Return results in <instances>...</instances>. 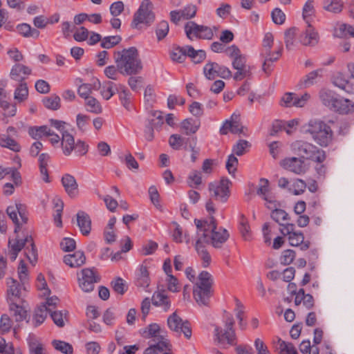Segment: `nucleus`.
Returning a JSON list of instances; mask_svg holds the SVG:
<instances>
[{
  "instance_id": "f257e3e1",
  "label": "nucleus",
  "mask_w": 354,
  "mask_h": 354,
  "mask_svg": "<svg viewBox=\"0 0 354 354\" xmlns=\"http://www.w3.org/2000/svg\"><path fill=\"white\" fill-rule=\"evenodd\" d=\"M196 226V239L202 236L203 232L207 238V244L211 243L214 248H219L228 239V232L222 227L217 228L216 218L211 216L208 219H194Z\"/></svg>"
},
{
  "instance_id": "f03ea898",
  "label": "nucleus",
  "mask_w": 354,
  "mask_h": 354,
  "mask_svg": "<svg viewBox=\"0 0 354 354\" xmlns=\"http://www.w3.org/2000/svg\"><path fill=\"white\" fill-rule=\"evenodd\" d=\"M113 58L118 72L122 75H136L142 69V62L139 57L138 50L136 47L115 51Z\"/></svg>"
},
{
  "instance_id": "7ed1b4c3",
  "label": "nucleus",
  "mask_w": 354,
  "mask_h": 354,
  "mask_svg": "<svg viewBox=\"0 0 354 354\" xmlns=\"http://www.w3.org/2000/svg\"><path fill=\"white\" fill-rule=\"evenodd\" d=\"M10 258L14 261L19 252L24 248V254L30 263L35 264L37 261V251L31 236H26L24 239H9Z\"/></svg>"
},
{
  "instance_id": "20e7f679",
  "label": "nucleus",
  "mask_w": 354,
  "mask_h": 354,
  "mask_svg": "<svg viewBox=\"0 0 354 354\" xmlns=\"http://www.w3.org/2000/svg\"><path fill=\"white\" fill-rule=\"evenodd\" d=\"M213 279L207 271H202L198 278V282L194 285L193 295L196 303L200 306H207L212 296V288Z\"/></svg>"
},
{
  "instance_id": "39448f33",
  "label": "nucleus",
  "mask_w": 354,
  "mask_h": 354,
  "mask_svg": "<svg viewBox=\"0 0 354 354\" xmlns=\"http://www.w3.org/2000/svg\"><path fill=\"white\" fill-rule=\"evenodd\" d=\"M291 149L299 158L313 160L316 162H324L326 158L324 150L317 146L304 140H296L291 144Z\"/></svg>"
},
{
  "instance_id": "423d86ee",
  "label": "nucleus",
  "mask_w": 354,
  "mask_h": 354,
  "mask_svg": "<svg viewBox=\"0 0 354 354\" xmlns=\"http://www.w3.org/2000/svg\"><path fill=\"white\" fill-rule=\"evenodd\" d=\"M306 131L321 147H327L332 142L333 132L330 127L322 120H310Z\"/></svg>"
},
{
  "instance_id": "0eeeda50",
  "label": "nucleus",
  "mask_w": 354,
  "mask_h": 354,
  "mask_svg": "<svg viewBox=\"0 0 354 354\" xmlns=\"http://www.w3.org/2000/svg\"><path fill=\"white\" fill-rule=\"evenodd\" d=\"M319 97L326 106L340 114H347L354 110V104L351 100L337 97L330 91H322Z\"/></svg>"
},
{
  "instance_id": "6e6552de",
  "label": "nucleus",
  "mask_w": 354,
  "mask_h": 354,
  "mask_svg": "<svg viewBox=\"0 0 354 354\" xmlns=\"http://www.w3.org/2000/svg\"><path fill=\"white\" fill-rule=\"evenodd\" d=\"M155 20L153 4L149 0H143L136 12L134 14L131 26L139 28L140 24L150 26Z\"/></svg>"
},
{
  "instance_id": "1a4fd4ad",
  "label": "nucleus",
  "mask_w": 354,
  "mask_h": 354,
  "mask_svg": "<svg viewBox=\"0 0 354 354\" xmlns=\"http://www.w3.org/2000/svg\"><path fill=\"white\" fill-rule=\"evenodd\" d=\"M184 29L187 37L190 40H193L194 38L211 40L214 37V30H217L215 26L211 28L207 26L198 25L192 21L187 22Z\"/></svg>"
},
{
  "instance_id": "9d476101",
  "label": "nucleus",
  "mask_w": 354,
  "mask_h": 354,
  "mask_svg": "<svg viewBox=\"0 0 354 354\" xmlns=\"http://www.w3.org/2000/svg\"><path fill=\"white\" fill-rule=\"evenodd\" d=\"M234 321L231 315H227L225 320V329L223 330L218 326L214 328V340L218 344H235L236 335L233 329Z\"/></svg>"
},
{
  "instance_id": "9b49d317",
  "label": "nucleus",
  "mask_w": 354,
  "mask_h": 354,
  "mask_svg": "<svg viewBox=\"0 0 354 354\" xmlns=\"http://www.w3.org/2000/svg\"><path fill=\"white\" fill-rule=\"evenodd\" d=\"M231 185V181L225 178H221L218 182L210 183L208 188L211 197L218 202L226 203L230 196Z\"/></svg>"
},
{
  "instance_id": "f8f14e48",
  "label": "nucleus",
  "mask_w": 354,
  "mask_h": 354,
  "mask_svg": "<svg viewBox=\"0 0 354 354\" xmlns=\"http://www.w3.org/2000/svg\"><path fill=\"white\" fill-rule=\"evenodd\" d=\"M80 288L86 292L93 290L94 284L100 281V277L96 274L94 268H84L77 273Z\"/></svg>"
},
{
  "instance_id": "ddd939ff",
  "label": "nucleus",
  "mask_w": 354,
  "mask_h": 354,
  "mask_svg": "<svg viewBox=\"0 0 354 354\" xmlns=\"http://www.w3.org/2000/svg\"><path fill=\"white\" fill-rule=\"evenodd\" d=\"M167 326L172 331L178 335L183 333L187 339H190L192 336V329L188 321L183 322L181 317L177 315L176 312L173 313L167 318Z\"/></svg>"
},
{
  "instance_id": "4468645a",
  "label": "nucleus",
  "mask_w": 354,
  "mask_h": 354,
  "mask_svg": "<svg viewBox=\"0 0 354 354\" xmlns=\"http://www.w3.org/2000/svg\"><path fill=\"white\" fill-rule=\"evenodd\" d=\"M205 76L208 80H214L216 77L230 79L232 77L231 71L225 66H220L216 62H208L203 68Z\"/></svg>"
},
{
  "instance_id": "2eb2a0df",
  "label": "nucleus",
  "mask_w": 354,
  "mask_h": 354,
  "mask_svg": "<svg viewBox=\"0 0 354 354\" xmlns=\"http://www.w3.org/2000/svg\"><path fill=\"white\" fill-rule=\"evenodd\" d=\"M7 214L15 225V232L17 233L22 223H26L28 217L26 215L25 208L21 203H16L15 205H10L7 207Z\"/></svg>"
},
{
  "instance_id": "dca6fc26",
  "label": "nucleus",
  "mask_w": 354,
  "mask_h": 354,
  "mask_svg": "<svg viewBox=\"0 0 354 354\" xmlns=\"http://www.w3.org/2000/svg\"><path fill=\"white\" fill-rule=\"evenodd\" d=\"M310 98V95L308 93L300 96L295 93H286L281 98L280 105L285 107H304Z\"/></svg>"
},
{
  "instance_id": "f3484780",
  "label": "nucleus",
  "mask_w": 354,
  "mask_h": 354,
  "mask_svg": "<svg viewBox=\"0 0 354 354\" xmlns=\"http://www.w3.org/2000/svg\"><path fill=\"white\" fill-rule=\"evenodd\" d=\"M247 59L244 55L233 59L232 67L236 70L233 78L236 81H241L245 77H249L252 75L251 66L246 64Z\"/></svg>"
},
{
  "instance_id": "a211bd4d",
  "label": "nucleus",
  "mask_w": 354,
  "mask_h": 354,
  "mask_svg": "<svg viewBox=\"0 0 354 354\" xmlns=\"http://www.w3.org/2000/svg\"><path fill=\"white\" fill-rule=\"evenodd\" d=\"M244 130H247L240 122V115L233 113L230 120H227L220 129V133L221 135H226L230 131L234 134H243L246 135Z\"/></svg>"
},
{
  "instance_id": "6ab92c4d",
  "label": "nucleus",
  "mask_w": 354,
  "mask_h": 354,
  "mask_svg": "<svg viewBox=\"0 0 354 354\" xmlns=\"http://www.w3.org/2000/svg\"><path fill=\"white\" fill-rule=\"evenodd\" d=\"M280 232L284 236L288 235L289 243L292 246H299L304 240L303 233L295 231V225L292 223H286L280 229Z\"/></svg>"
},
{
  "instance_id": "aec40b11",
  "label": "nucleus",
  "mask_w": 354,
  "mask_h": 354,
  "mask_svg": "<svg viewBox=\"0 0 354 354\" xmlns=\"http://www.w3.org/2000/svg\"><path fill=\"white\" fill-rule=\"evenodd\" d=\"M282 166L287 170L296 174H304L306 171V167L304 160L299 158L291 157L283 160Z\"/></svg>"
},
{
  "instance_id": "412c9836",
  "label": "nucleus",
  "mask_w": 354,
  "mask_h": 354,
  "mask_svg": "<svg viewBox=\"0 0 354 354\" xmlns=\"http://www.w3.org/2000/svg\"><path fill=\"white\" fill-rule=\"evenodd\" d=\"M158 324H151L143 330L142 335L145 338H151V343H156L161 340L168 339Z\"/></svg>"
},
{
  "instance_id": "4be33fe9",
  "label": "nucleus",
  "mask_w": 354,
  "mask_h": 354,
  "mask_svg": "<svg viewBox=\"0 0 354 354\" xmlns=\"http://www.w3.org/2000/svg\"><path fill=\"white\" fill-rule=\"evenodd\" d=\"M201 234L202 236L197 238L196 240L195 249L202 260L203 266L206 268L210 264L211 257L205 249V245H207L205 234L203 232Z\"/></svg>"
},
{
  "instance_id": "5701e85b",
  "label": "nucleus",
  "mask_w": 354,
  "mask_h": 354,
  "mask_svg": "<svg viewBox=\"0 0 354 354\" xmlns=\"http://www.w3.org/2000/svg\"><path fill=\"white\" fill-rule=\"evenodd\" d=\"M171 348V345L169 339L161 340L158 342L151 343L145 349L144 354H172Z\"/></svg>"
},
{
  "instance_id": "b1692460",
  "label": "nucleus",
  "mask_w": 354,
  "mask_h": 354,
  "mask_svg": "<svg viewBox=\"0 0 354 354\" xmlns=\"http://www.w3.org/2000/svg\"><path fill=\"white\" fill-rule=\"evenodd\" d=\"M31 69L21 64H15L10 73L12 80L20 83H25L24 80L27 75L31 73Z\"/></svg>"
},
{
  "instance_id": "393cba45",
  "label": "nucleus",
  "mask_w": 354,
  "mask_h": 354,
  "mask_svg": "<svg viewBox=\"0 0 354 354\" xmlns=\"http://www.w3.org/2000/svg\"><path fill=\"white\" fill-rule=\"evenodd\" d=\"M61 181L66 192L71 198H75L78 195V184L73 176L66 174L62 176Z\"/></svg>"
},
{
  "instance_id": "a878e982",
  "label": "nucleus",
  "mask_w": 354,
  "mask_h": 354,
  "mask_svg": "<svg viewBox=\"0 0 354 354\" xmlns=\"http://www.w3.org/2000/svg\"><path fill=\"white\" fill-rule=\"evenodd\" d=\"M300 41L304 46H313L318 44L319 35L310 24H307L306 30L301 35Z\"/></svg>"
},
{
  "instance_id": "bb28decb",
  "label": "nucleus",
  "mask_w": 354,
  "mask_h": 354,
  "mask_svg": "<svg viewBox=\"0 0 354 354\" xmlns=\"http://www.w3.org/2000/svg\"><path fill=\"white\" fill-rule=\"evenodd\" d=\"M77 221L81 233L84 236L88 235L91 230V220L89 215L83 211H79L77 214Z\"/></svg>"
},
{
  "instance_id": "cd10ccee",
  "label": "nucleus",
  "mask_w": 354,
  "mask_h": 354,
  "mask_svg": "<svg viewBox=\"0 0 354 354\" xmlns=\"http://www.w3.org/2000/svg\"><path fill=\"white\" fill-rule=\"evenodd\" d=\"M151 300L155 306L160 307L165 312H167L171 307V301L164 291L155 292Z\"/></svg>"
},
{
  "instance_id": "c85d7f7f",
  "label": "nucleus",
  "mask_w": 354,
  "mask_h": 354,
  "mask_svg": "<svg viewBox=\"0 0 354 354\" xmlns=\"http://www.w3.org/2000/svg\"><path fill=\"white\" fill-rule=\"evenodd\" d=\"M64 261L71 268H78L84 264L86 257L84 252L79 250L72 254L65 255Z\"/></svg>"
},
{
  "instance_id": "c756f323",
  "label": "nucleus",
  "mask_w": 354,
  "mask_h": 354,
  "mask_svg": "<svg viewBox=\"0 0 354 354\" xmlns=\"http://www.w3.org/2000/svg\"><path fill=\"white\" fill-rule=\"evenodd\" d=\"M7 286L8 299L11 302L16 301L17 299H20L21 288L20 285L17 281L13 278H8Z\"/></svg>"
},
{
  "instance_id": "7c9ffc66",
  "label": "nucleus",
  "mask_w": 354,
  "mask_h": 354,
  "mask_svg": "<svg viewBox=\"0 0 354 354\" xmlns=\"http://www.w3.org/2000/svg\"><path fill=\"white\" fill-rule=\"evenodd\" d=\"M62 148L65 156H70L75 147L74 137L67 131H63L62 134Z\"/></svg>"
},
{
  "instance_id": "2f4dec72",
  "label": "nucleus",
  "mask_w": 354,
  "mask_h": 354,
  "mask_svg": "<svg viewBox=\"0 0 354 354\" xmlns=\"http://www.w3.org/2000/svg\"><path fill=\"white\" fill-rule=\"evenodd\" d=\"M283 48L280 47L277 50L273 51L268 58H265L262 64V70L269 75L272 71L273 62L277 61L281 55Z\"/></svg>"
},
{
  "instance_id": "473e14b6",
  "label": "nucleus",
  "mask_w": 354,
  "mask_h": 354,
  "mask_svg": "<svg viewBox=\"0 0 354 354\" xmlns=\"http://www.w3.org/2000/svg\"><path fill=\"white\" fill-rule=\"evenodd\" d=\"M150 283V278L147 268L142 265L136 274V285L138 287L147 288Z\"/></svg>"
},
{
  "instance_id": "72a5a7b5",
  "label": "nucleus",
  "mask_w": 354,
  "mask_h": 354,
  "mask_svg": "<svg viewBox=\"0 0 354 354\" xmlns=\"http://www.w3.org/2000/svg\"><path fill=\"white\" fill-rule=\"evenodd\" d=\"M100 88V82L98 80H96L92 84H82L77 89L78 95L84 98L87 99L90 96L92 90L97 91Z\"/></svg>"
},
{
  "instance_id": "f704fd0d",
  "label": "nucleus",
  "mask_w": 354,
  "mask_h": 354,
  "mask_svg": "<svg viewBox=\"0 0 354 354\" xmlns=\"http://www.w3.org/2000/svg\"><path fill=\"white\" fill-rule=\"evenodd\" d=\"M51 312V308H48L46 305L39 306L35 311L32 319V324L35 327L41 325L46 319L48 313Z\"/></svg>"
},
{
  "instance_id": "c9c22d12",
  "label": "nucleus",
  "mask_w": 354,
  "mask_h": 354,
  "mask_svg": "<svg viewBox=\"0 0 354 354\" xmlns=\"http://www.w3.org/2000/svg\"><path fill=\"white\" fill-rule=\"evenodd\" d=\"M275 349L279 354H298L295 346L290 342H286L278 338Z\"/></svg>"
},
{
  "instance_id": "e433bc0d",
  "label": "nucleus",
  "mask_w": 354,
  "mask_h": 354,
  "mask_svg": "<svg viewBox=\"0 0 354 354\" xmlns=\"http://www.w3.org/2000/svg\"><path fill=\"white\" fill-rule=\"evenodd\" d=\"M49 160L50 156L48 153H43L40 154L39 156V166L40 174L41 175L42 179L46 183L50 182L47 169Z\"/></svg>"
},
{
  "instance_id": "4c0bfd02",
  "label": "nucleus",
  "mask_w": 354,
  "mask_h": 354,
  "mask_svg": "<svg viewBox=\"0 0 354 354\" xmlns=\"http://www.w3.org/2000/svg\"><path fill=\"white\" fill-rule=\"evenodd\" d=\"M322 69L313 71L306 76H304L299 83L300 88H306L313 85L316 82V80L319 76H321Z\"/></svg>"
},
{
  "instance_id": "58836bf2",
  "label": "nucleus",
  "mask_w": 354,
  "mask_h": 354,
  "mask_svg": "<svg viewBox=\"0 0 354 354\" xmlns=\"http://www.w3.org/2000/svg\"><path fill=\"white\" fill-rule=\"evenodd\" d=\"M0 146L8 148L15 152H19L21 150L20 145L15 140L6 134L0 136Z\"/></svg>"
},
{
  "instance_id": "ea45409f",
  "label": "nucleus",
  "mask_w": 354,
  "mask_h": 354,
  "mask_svg": "<svg viewBox=\"0 0 354 354\" xmlns=\"http://www.w3.org/2000/svg\"><path fill=\"white\" fill-rule=\"evenodd\" d=\"M18 32L26 37L38 38L39 36V31L35 28H31L28 24H19L17 26Z\"/></svg>"
},
{
  "instance_id": "a19ab883",
  "label": "nucleus",
  "mask_w": 354,
  "mask_h": 354,
  "mask_svg": "<svg viewBox=\"0 0 354 354\" xmlns=\"http://www.w3.org/2000/svg\"><path fill=\"white\" fill-rule=\"evenodd\" d=\"M10 310L13 313V316L17 322H21L27 317V311L16 301L10 303Z\"/></svg>"
},
{
  "instance_id": "79ce46f5",
  "label": "nucleus",
  "mask_w": 354,
  "mask_h": 354,
  "mask_svg": "<svg viewBox=\"0 0 354 354\" xmlns=\"http://www.w3.org/2000/svg\"><path fill=\"white\" fill-rule=\"evenodd\" d=\"M200 122L192 118L184 120L181 123V128L187 135L194 133L199 127Z\"/></svg>"
},
{
  "instance_id": "37998d69",
  "label": "nucleus",
  "mask_w": 354,
  "mask_h": 354,
  "mask_svg": "<svg viewBox=\"0 0 354 354\" xmlns=\"http://www.w3.org/2000/svg\"><path fill=\"white\" fill-rule=\"evenodd\" d=\"M271 218L277 223H279L282 227L286 224L283 222L290 220L288 214L283 209L275 208L273 209L270 214Z\"/></svg>"
},
{
  "instance_id": "c03bdc74",
  "label": "nucleus",
  "mask_w": 354,
  "mask_h": 354,
  "mask_svg": "<svg viewBox=\"0 0 354 354\" xmlns=\"http://www.w3.org/2000/svg\"><path fill=\"white\" fill-rule=\"evenodd\" d=\"M297 33V28L295 27H292L286 30L284 33V39L287 50H290L293 49Z\"/></svg>"
},
{
  "instance_id": "a18cd8bd",
  "label": "nucleus",
  "mask_w": 354,
  "mask_h": 354,
  "mask_svg": "<svg viewBox=\"0 0 354 354\" xmlns=\"http://www.w3.org/2000/svg\"><path fill=\"white\" fill-rule=\"evenodd\" d=\"M187 56L192 58L194 63L202 62L206 57V53L203 50H196L192 46H187Z\"/></svg>"
},
{
  "instance_id": "49530a36",
  "label": "nucleus",
  "mask_w": 354,
  "mask_h": 354,
  "mask_svg": "<svg viewBox=\"0 0 354 354\" xmlns=\"http://www.w3.org/2000/svg\"><path fill=\"white\" fill-rule=\"evenodd\" d=\"M28 134L34 139H39L43 136L51 134V130L47 126L33 127L28 129Z\"/></svg>"
},
{
  "instance_id": "de8ad7c7",
  "label": "nucleus",
  "mask_w": 354,
  "mask_h": 354,
  "mask_svg": "<svg viewBox=\"0 0 354 354\" xmlns=\"http://www.w3.org/2000/svg\"><path fill=\"white\" fill-rule=\"evenodd\" d=\"M44 106L51 110H57L60 107V97L56 95L45 97L43 100Z\"/></svg>"
},
{
  "instance_id": "09e8293b",
  "label": "nucleus",
  "mask_w": 354,
  "mask_h": 354,
  "mask_svg": "<svg viewBox=\"0 0 354 354\" xmlns=\"http://www.w3.org/2000/svg\"><path fill=\"white\" fill-rule=\"evenodd\" d=\"M313 0H308L303 8V18L307 24H310L313 17L315 15Z\"/></svg>"
},
{
  "instance_id": "8fccbe9b",
  "label": "nucleus",
  "mask_w": 354,
  "mask_h": 354,
  "mask_svg": "<svg viewBox=\"0 0 354 354\" xmlns=\"http://www.w3.org/2000/svg\"><path fill=\"white\" fill-rule=\"evenodd\" d=\"M28 95V89L26 83H20L15 91L14 97L19 102H21L27 99Z\"/></svg>"
},
{
  "instance_id": "3c124183",
  "label": "nucleus",
  "mask_w": 354,
  "mask_h": 354,
  "mask_svg": "<svg viewBox=\"0 0 354 354\" xmlns=\"http://www.w3.org/2000/svg\"><path fill=\"white\" fill-rule=\"evenodd\" d=\"M114 86L115 84L111 81L104 82L102 86H100V93L104 99L108 100L115 94Z\"/></svg>"
},
{
  "instance_id": "603ef678",
  "label": "nucleus",
  "mask_w": 354,
  "mask_h": 354,
  "mask_svg": "<svg viewBox=\"0 0 354 354\" xmlns=\"http://www.w3.org/2000/svg\"><path fill=\"white\" fill-rule=\"evenodd\" d=\"M251 144L245 140H239L236 145L233 146L232 151L236 156L245 154L250 148Z\"/></svg>"
},
{
  "instance_id": "864d4df0",
  "label": "nucleus",
  "mask_w": 354,
  "mask_h": 354,
  "mask_svg": "<svg viewBox=\"0 0 354 354\" xmlns=\"http://www.w3.org/2000/svg\"><path fill=\"white\" fill-rule=\"evenodd\" d=\"M270 193L269 180L263 178H260L257 187V194L263 198Z\"/></svg>"
},
{
  "instance_id": "5fc2aeb1",
  "label": "nucleus",
  "mask_w": 354,
  "mask_h": 354,
  "mask_svg": "<svg viewBox=\"0 0 354 354\" xmlns=\"http://www.w3.org/2000/svg\"><path fill=\"white\" fill-rule=\"evenodd\" d=\"M54 205L55 209V214H54V221L57 227H61L62 226V214L64 207V203L59 198L54 200Z\"/></svg>"
},
{
  "instance_id": "6e6d98bb",
  "label": "nucleus",
  "mask_w": 354,
  "mask_h": 354,
  "mask_svg": "<svg viewBox=\"0 0 354 354\" xmlns=\"http://www.w3.org/2000/svg\"><path fill=\"white\" fill-rule=\"evenodd\" d=\"M86 110L91 113L99 114L102 113V108L99 101L93 97L86 99Z\"/></svg>"
},
{
  "instance_id": "4d7b16f0",
  "label": "nucleus",
  "mask_w": 354,
  "mask_h": 354,
  "mask_svg": "<svg viewBox=\"0 0 354 354\" xmlns=\"http://www.w3.org/2000/svg\"><path fill=\"white\" fill-rule=\"evenodd\" d=\"M52 344L54 348L64 354H73V348L71 344L61 340H53Z\"/></svg>"
},
{
  "instance_id": "13d9d810",
  "label": "nucleus",
  "mask_w": 354,
  "mask_h": 354,
  "mask_svg": "<svg viewBox=\"0 0 354 354\" xmlns=\"http://www.w3.org/2000/svg\"><path fill=\"white\" fill-rule=\"evenodd\" d=\"M122 40L119 35L104 37L101 41L100 46L103 48H111L118 45Z\"/></svg>"
},
{
  "instance_id": "bf43d9fd",
  "label": "nucleus",
  "mask_w": 354,
  "mask_h": 354,
  "mask_svg": "<svg viewBox=\"0 0 354 354\" xmlns=\"http://www.w3.org/2000/svg\"><path fill=\"white\" fill-rule=\"evenodd\" d=\"M50 317L53 320L54 323L59 327H63L65 324L64 320L66 319L67 312L64 310V313L62 310H55L50 313Z\"/></svg>"
},
{
  "instance_id": "052dcab7",
  "label": "nucleus",
  "mask_w": 354,
  "mask_h": 354,
  "mask_svg": "<svg viewBox=\"0 0 354 354\" xmlns=\"http://www.w3.org/2000/svg\"><path fill=\"white\" fill-rule=\"evenodd\" d=\"M324 9L333 13H339L343 8V3L341 0H330V3H324Z\"/></svg>"
},
{
  "instance_id": "680f3d73",
  "label": "nucleus",
  "mask_w": 354,
  "mask_h": 354,
  "mask_svg": "<svg viewBox=\"0 0 354 354\" xmlns=\"http://www.w3.org/2000/svg\"><path fill=\"white\" fill-rule=\"evenodd\" d=\"M186 51L187 46L184 48L178 47L174 48L171 53V59L179 63L183 62L187 56Z\"/></svg>"
},
{
  "instance_id": "e2e57ef3",
  "label": "nucleus",
  "mask_w": 354,
  "mask_h": 354,
  "mask_svg": "<svg viewBox=\"0 0 354 354\" xmlns=\"http://www.w3.org/2000/svg\"><path fill=\"white\" fill-rule=\"evenodd\" d=\"M353 30V26L342 24L335 29L334 35L337 37H345L348 35L351 36Z\"/></svg>"
},
{
  "instance_id": "0e129e2a",
  "label": "nucleus",
  "mask_w": 354,
  "mask_h": 354,
  "mask_svg": "<svg viewBox=\"0 0 354 354\" xmlns=\"http://www.w3.org/2000/svg\"><path fill=\"white\" fill-rule=\"evenodd\" d=\"M239 230L245 240L248 241L250 239V226L244 215H241L240 217Z\"/></svg>"
},
{
  "instance_id": "69168bd1",
  "label": "nucleus",
  "mask_w": 354,
  "mask_h": 354,
  "mask_svg": "<svg viewBox=\"0 0 354 354\" xmlns=\"http://www.w3.org/2000/svg\"><path fill=\"white\" fill-rule=\"evenodd\" d=\"M169 24L167 21H160L156 27V34L158 41L164 39L169 32Z\"/></svg>"
},
{
  "instance_id": "338daca9",
  "label": "nucleus",
  "mask_w": 354,
  "mask_h": 354,
  "mask_svg": "<svg viewBox=\"0 0 354 354\" xmlns=\"http://www.w3.org/2000/svg\"><path fill=\"white\" fill-rule=\"evenodd\" d=\"M187 183L189 187H197L202 183L201 173L196 170L192 171L187 178Z\"/></svg>"
},
{
  "instance_id": "774afa93",
  "label": "nucleus",
  "mask_w": 354,
  "mask_h": 354,
  "mask_svg": "<svg viewBox=\"0 0 354 354\" xmlns=\"http://www.w3.org/2000/svg\"><path fill=\"white\" fill-rule=\"evenodd\" d=\"M333 84L344 91H348L350 88L348 81L345 78L343 74L337 73L333 77Z\"/></svg>"
}]
</instances>
